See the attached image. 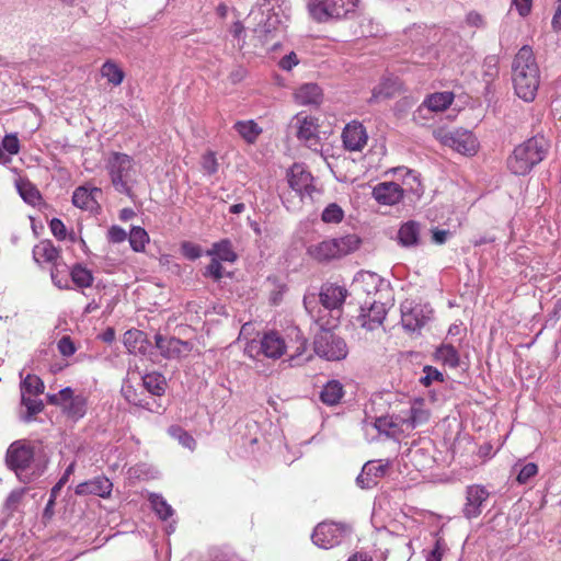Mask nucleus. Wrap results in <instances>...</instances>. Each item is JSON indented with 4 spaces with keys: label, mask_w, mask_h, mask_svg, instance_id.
<instances>
[{
    "label": "nucleus",
    "mask_w": 561,
    "mask_h": 561,
    "mask_svg": "<svg viewBox=\"0 0 561 561\" xmlns=\"http://www.w3.org/2000/svg\"><path fill=\"white\" fill-rule=\"evenodd\" d=\"M512 80L516 95L525 102H531L537 95L540 71L533 48L524 45L512 64Z\"/></svg>",
    "instance_id": "f257e3e1"
},
{
    "label": "nucleus",
    "mask_w": 561,
    "mask_h": 561,
    "mask_svg": "<svg viewBox=\"0 0 561 561\" xmlns=\"http://www.w3.org/2000/svg\"><path fill=\"white\" fill-rule=\"evenodd\" d=\"M105 169L114 190L134 198L138 169L134 158L127 153L111 151L105 160Z\"/></svg>",
    "instance_id": "f03ea898"
},
{
    "label": "nucleus",
    "mask_w": 561,
    "mask_h": 561,
    "mask_svg": "<svg viewBox=\"0 0 561 561\" xmlns=\"http://www.w3.org/2000/svg\"><path fill=\"white\" fill-rule=\"evenodd\" d=\"M549 140L542 135H536L516 146L507 158V168L515 175L528 174L535 165L540 163L548 150Z\"/></svg>",
    "instance_id": "7ed1b4c3"
},
{
    "label": "nucleus",
    "mask_w": 561,
    "mask_h": 561,
    "mask_svg": "<svg viewBox=\"0 0 561 561\" xmlns=\"http://www.w3.org/2000/svg\"><path fill=\"white\" fill-rule=\"evenodd\" d=\"M255 20H257V24L254 27V33L263 43L276 38L285 31L288 21L284 1L261 0Z\"/></svg>",
    "instance_id": "20e7f679"
},
{
    "label": "nucleus",
    "mask_w": 561,
    "mask_h": 561,
    "mask_svg": "<svg viewBox=\"0 0 561 561\" xmlns=\"http://www.w3.org/2000/svg\"><path fill=\"white\" fill-rule=\"evenodd\" d=\"M34 454V445L24 439L13 442L7 450L8 467L24 483H28L39 476V471L33 466Z\"/></svg>",
    "instance_id": "39448f33"
},
{
    "label": "nucleus",
    "mask_w": 561,
    "mask_h": 561,
    "mask_svg": "<svg viewBox=\"0 0 561 561\" xmlns=\"http://www.w3.org/2000/svg\"><path fill=\"white\" fill-rule=\"evenodd\" d=\"M357 5L358 0H311L308 10L314 21L325 23L350 18Z\"/></svg>",
    "instance_id": "423d86ee"
},
{
    "label": "nucleus",
    "mask_w": 561,
    "mask_h": 561,
    "mask_svg": "<svg viewBox=\"0 0 561 561\" xmlns=\"http://www.w3.org/2000/svg\"><path fill=\"white\" fill-rule=\"evenodd\" d=\"M359 247V239L355 234L323 240L308 248V254L317 261H330L344 256Z\"/></svg>",
    "instance_id": "0eeeda50"
},
{
    "label": "nucleus",
    "mask_w": 561,
    "mask_h": 561,
    "mask_svg": "<svg viewBox=\"0 0 561 561\" xmlns=\"http://www.w3.org/2000/svg\"><path fill=\"white\" fill-rule=\"evenodd\" d=\"M433 308L428 304H416L405 300L401 304V324L410 333L420 331L432 320Z\"/></svg>",
    "instance_id": "6e6552de"
},
{
    "label": "nucleus",
    "mask_w": 561,
    "mask_h": 561,
    "mask_svg": "<svg viewBox=\"0 0 561 561\" xmlns=\"http://www.w3.org/2000/svg\"><path fill=\"white\" fill-rule=\"evenodd\" d=\"M47 398L50 404L60 407L64 414L72 421L82 419L87 413V397L75 394L70 387H66L57 393L48 394Z\"/></svg>",
    "instance_id": "1a4fd4ad"
},
{
    "label": "nucleus",
    "mask_w": 561,
    "mask_h": 561,
    "mask_svg": "<svg viewBox=\"0 0 561 561\" xmlns=\"http://www.w3.org/2000/svg\"><path fill=\"white\" fill-rule=\"evenodd\" d=\"M294 121L296 125V137L298 140L313 152H321L323 145L319 133L320 126L318 118L311 115H304V113H298L294 117Z\"/></svg>",
    "instance_id": "9d476101"
},
{
    "label": "nucleus",
    "mask_w": 561,
    "mask_h": 561,
    "mask_svg": "<svg viewBox=\"0 0 561 561\" xmlns=\"http://www.w3.org/2000/svg\"><path fill=\"white\" fill-rule=\"evenodd\" d=\"M350 533V528L344 524L320 523L313 530L312 541L320 548L330 549L342 542Z\"/></svg>",
    "instance_id": "9b49d317"
},
{
    "label": "nucleus",
    "mask_w": 561,
    "mask_h": 561,
    "mask_svg": "<svg viewBox=\"0 0 561 561\" xmlns=\"http://www.w3.org/2000/svg\"><path fill=\"white\" fill-rule=\"evenodd\" d=\"M288 184L304 201L306 197L312 198L314 192L313 176L304 164L295 163L287 172Z\"/></svg>",
    "instance_id": "f8f14e48"
},
{
    "label": "nucleus",
    "mask_w": 561,
    "mask_h": 561,
    "mask_svg": "<svg viewBox=\"0 0 561 561\" xmlns=\"http://www.w3.org/2000/svg\"><path fill=\"white\" fill-rule=\"evenodd\" d=\"M440 139L445 146L466 156L474 154L479 147L477 138L468 130L447 131Z\"/></svg>",
    "instance_id": "ddd939ff"
},
{
    "label": "nucleus",
    "mask_w": 561,
    "mask_h": 561,
    "mask_svg": "<svg viewBox=\"0 0 561 561\" xmlns=\"http://www.w3.org/2000/svg\"><path fill=\"white\" fill-rule=\"evenodd\" d=\"M341 138L345 150L359 152L367 145L368 134L362 123L352 121L344 126Z\"/></svg>",
    "instance_id": "4468645a"
},
{
    "label": "nucleus",
    "mask_w": 561,
    "mask_h": 561,
    "mask_svg": "<svg viewBox=\"0 0 561 561\" xmlns=\"http://www.w3.org/2000/svg\"><path fill=\"white\" fill-rule=\"evenodd\" d=\"M387 316L386 305L380 301H366L364 306L360 307V313L357 318L358 323L369 330L373 331L379 328Z\"/></svg>",
    "instance_id": "2eb2a0df"
},
{
    "label": "nucleus",
    "mask_w": 561,
    "mask_h": 561,
    "mask_svg": "<svg viewBox=\"0 0 561 561\" xmlns=\"http://www.w3.org/2000/svg\"><path fill=\"white\" fill-rule=\"evenodd\" d=\"M489 495V491L480 484L467 486L466 503L462 508L465 517L468 519L478 517L482 513V507Z\"/></svg>",
    "instance_id": "dca6fc26"
},
{
    "label": "nucleus",
    "mask_w": 561,
    "mask_h": 561,
    "mask_svg": "<svg viewBox=\"0 0 561 561\" xmlns=\"http://www.w3.org/2000/svg\"><path fill=\"white\" fill-rule=\"evenodd\" d=\"M347 297V289L344 286L327 283L320 288L319 299L321 305L329 311L340 313Z\"/></svg>",
    "instance_id": "f3484780"
},
{
    "label": "nucleus",
    "mask_w": 561,
    "mask_h": 561,
    "mask_svg": "<svg viewBox=\"0 0 561 561\" xmlns=\"http://www.w3.org/2000/svg\"><path fill=\"white\" fill-rule=\"evenodd\" d=\"M390 462L383 460L368 461L364 465L362 472L356 479L357 485L362 489H370L377 484V480L386 474Z\"/></svg>",
    "instance_id": "a211bd4d"
},
{
    "label": "nucleus",
    "mask_w": 561,
    "mask_h": 561,
    "mask_svg": "<svg viewBox=\"0 0 561 561\" xmlns=\"http://www.w3.org/2000/svg\"><path fill=\"white\" fill-rule=\"evenodd\" d=\"M431 416V412L427 409L423 399H416L412 402L407 416H400L401 431H412L423 424H425Z\"/></svg>",
    "instance_id": "6ab92c4d"
},
{
    "label": "nucleus",
    "mask_w": 561,
    "mask_h": 561,
    "mask_svg": "<svg viewBox=\"0 0 561 561\" xmlns=\"http://www.w3.org/2000/svg\"><path fill=\"white\" fill-rule=\"evenodd\" d=\"M373 197L381 205L392 206L403 198V188L394 182H381L373 188Z\"/></svg>",
    "instance_id": "aec40b11"
},
{
    "label": "nucleus",
    "mask_w": 561,
    "mask_h": 561,
    "mask_svg": "<svg viewBox=\"0 0 561 561\" xmlns=\"http://www.w3.org/2000/svg\"><path fill=\"white\" fill-rule=\"evenodd\" d=\"M397 242L405 249H415L422 244L421 224L415 220L403 222L397 233Z\"/></svg>",
    "instance_id": "412c9836"
},
{
    "label": "nucleus",
    "mask_w": 561,
    "mask_h": 561,
    "mask_svg": "<svg viewBox=\"0 0 561 561\" xmlns=\"http://www.w3.org/2000/svg\"><path fill=\"white\" fill-rule=\"evenodd\" d=\"M113 490V483L104 476L95 477L90 481L79 483L76 486V494L78 495H96L100 497H108Z\"/></svg>",
    "instance_id": "4be33fe9"
},
{
    "label": "nucleus",
    "mask_w": 561,
    "mask_h": 561,
    "mask_svg": "<svg viewBox=\"0 0 561 561\" xmlns=\"http://www.w3.org/2000/svg\"><path fill=\"white\" fill-rule=\"evenodd\" d=\"M294 99L301 106H318L323 100V91L317 83H304L295 90Z\"/></svg>",
    "instance_id": "5701e85b"
},
{
    "label": "nucleus",
    "mask_w": 561,
    "mask_h": 561,
    "mask_svg": "<svg viewBox=\"0 0 561 561\" xmlns=\"http://www.w3.org/2000/svg\"><path fill=\"white\" fill-rule=\"evenodd\" d=\"M346 344L344 340L339 337L329 329H321L313 340V351H344Z\"/></svg>",
    "instance_id": "b1692460"
},
{
    "label": "nucleus",
    "mask_w": 561,
    "mask_h": 561,
    "mask_svg": "<svg viewBox=\"0 0 561 561\" xmlns=\"http://www.w3.org/2000/svg\"><path fill=\"white\" fill-rule=\"evenodd\" d=\"M467 335V328L463 322L458 321L453 323L445 336V340L436 348V351H458V348L462 347V341Z\"/></svg>",
    "instance_id": "393cba45"
},
{
    "label": "nucleus",
    "mask_w": 561,
    "mask_h": 561,
    "mask_svg": "<svg viewBox=\"0 0 561 561\" xmlns=\"http://www.w3.org/2000/svg\"><path fill=\"white\" fill-rule=\"evenodd\" d=\"M101 194L99 187L79 186L72 194V204L84 210H93L98 206L96 195Z\"/></svg>",
    "instance_id": "a878e982"
},
{
    "label": "nucleus",
    "mask_w": 561,
    "mask_h": 561,
    "mask_svg": "<svg viewBox=\"0 0 561 561\" xmlns=\"http://www.w3.org/2000/svg\"><path fill=\"white\" fill-rule=\"evenodd\" d=\"M206 255L217 259L220 262L234 263L238 259L232 243L229 239H221L213 243L211 248L206 251Z\"/></svg>",
    "instance_id": "bb28decb"
},
{
    "label": "nucleus",
    "mask_w": 561,
    "mask_h": 561,
    "mask_svg": "<svg viewBox=\"0 0 561 561\" xmlns=\"http://www.w3.org/2000/svg\"><path fill=\"white\" fill-rule=\"evenodd\" d=\"M284 353H249L250 359L254 362L257 373L268 374L273 370L274 364L282 358Z\"/></svg>",
    "instance_id": "cd10ccee"
},
{
    "label": "nucleus",
    "mask_w": 561,
    "mask_h": 561,
    "mask_svg": "<svg viewBox=\"0 0 561 561\" xmlns=\"http://www.w3.org/2000/svg\"><path fill=\"white\" fill-rule=\"evenodd\" d=\"M454 98V93L449 91L435 92L425 98L423 106L432 112H442L451 105Z\"/></svg>",
    "instance_id": "c85d7f7f"
},
{
    "label": "nucleus",
    "mask_w": 561,
    "mask_h": 561,
    "mask_svg": "<svg viewBox=\"0 0 561 561\" xmlns=\"http://www.w3.org/2000/svg\"><path fill=\"white\" fill-rule=\"evenodd\" d=\"M33 256L36 262L41 260L47 263L57 264L59 257V250L53 244L50 240H43L33 249Z\"/></svg>",
    "instance_id": "c756f323"
},
{
    "label": "nucleus",
    "mask_w": 561,
    "mask_h": 561,
    "mask_svg": "<svg viewBox=\"0 0 561 561\" xmlns=\"http://www.w3.org/2000/svg\"><path fill=\"white\" fill-rule=\"evenodd\" d=\"M344 396L343 386L337 380L328 381L320 392V400L327 405L337 404Z\"/></svg>",
    "instance_id": "7c9ffc66"
},
{
    "label": "nucleus",
    "mask_w": 561,
    "mask_h": 561,
    "mask_svg": "<svg viewBox=\"0 0 561 561\" xmlns=\"http://www.w3.org/2000/svg\"><path fill=\"white\" fill-rule=\"evenodd\" d=\"M233 128L248 144H254L263 131L253 119L238 121L234 123Z\"/></svg>",
    "instance_id": "2f4dec72"
},
{
    "label": "nucleus",
    "mask_w": 561,
    "mask_h": 561,
    "mask_svg": "<svg viewBox=\"0 0 561 561\" xmlns=\"http://www.w3.org/2000/svg\"><path fill=\"white\" fill-rule=\"evenodd\" d=\"M148 501L152 511L161 520H168L173 516L174 510L161 494L150 493L148 495Z\"/></svg>",
    "instance_id": "473e14b6"
},
{
    "label": "nucleus",
    "mask_w": 561,
    "mask_h": 561,
    "mask_svg": "<svg viewBox=\"0 0 561 561\" xmlns=\"http://www.w3.org/2000/svg\"><path fill=\"white\" fill-rule=\"evenodd\" d=\"M260 351H286L289 346L277 331H270L260 340Z\"/></svg>",
    "instance_id": "72a5a7b5"
},
{
    "label": "nucleus",
    "mask_w": 561,
    "mask_h": 561,
    "mask_svg": "<svg viewBox=\"0 0 561 561\" xmlns=\"http://www.w3.org/2000/svg\"><path fill=\"white\" fill-rule=\"evenodd\" d=\"M142 383L148 392L159 397L164 393L167 387L164 377L158 373L145 374Z\"/></svg>",
    "instance_id": "f704fd0d"
},
{
    "label": "nucleus",
    "mask_w": 561,
    "mask_h": 561,
    "mask_svg": "<svg viewBox=\"0 0 561 561\" xmlns=\"http://www.w3.org/2000/svg\"><path fill=\"white\" fill-rule=\"evenodd\" d=\"M71 280L80 288L91 287L94 280L92 272L81 264H76L70 271Z\"/></svg>",
    "instance_id": "c9c22d12"
},
{
    "label": "nucleus",
    "mask_w": 561,
    "mask_h": 561,
    "mask_svg": "<svg viewBox=\"0 0 561 561\" xmlns=\"http://www.w3.org/2000/svg\"><path fill=\"white\" fill-rule=\"evenodd\" d=\"M16 188L23 201L32 206L39 204L42 196L39 191L28 181L20 180Z\"/></svg>",
    "instance_id": "e433bc0d"
},
{
    "label": "nucleus",
    "mask_w": 561,
    "mask_h": 561,
    "mask_svg": "<svg viewBox=\"0 0 561 561\" xmlns=\"http://www.w3.org/2000/svg\"><path fill=\"white\" fill-rule=\"evenodd\" d=\"M128 241L133 251L140 253L145 251L146 245L150 241V238L148 232L142 227L134 226L130 229Z\"/></svg>",
    "instance_id": "4c0bfd02"
},
{
    "label": "nucleus",
    "mask_w": 561,
    "mask_h": 561,
    "mask_svg": "<svg viewBox=\"0 0 561 561\" xmlns=\"http://www.w3.org/2000/svg\"><path fill=\"white\" fill-rule=\"evenodd\" d=\"M145 333L137 329L128 330L123 335V343L127 351H145Z\"/></svg>",
    "instance_id": "58836bf2"
},
{
    "label": "nucleus",
    "mask_w": 561,
    "mask_h": 561,
    "mask_svg": "<svg viewBox=\"0 0 561 561\" xmlns=\"http://www.w3.org/2000/svg\"><path fill=\"white\" fill-rule=\"evenodd\" d=\"M168 433L171 437L176 439L181 446L193 451L196 448L195 438L179 425H172L169 427Z\"/></svg>",
    "instance_id": "ea45409f"
},
{
    "label": "nucleus",
    "mask_w": 561,
    "mask_h": 561,
    "mask_svg": "<svg viewBox=\"0 0 561 561\" xmlns=\"http://www.w3.org/2000/svg\"><path fill=\"white\" fill-rule=\"evenodd\" d=\"M375 427L379 433H383L387 436H396L399 427L401 428L400 416L396 417V420L388 416L378 417L375 421Z\"/></svg>",
    "instance_id": "a19ab883"
},
{
    "label": "nucleus",
    "mask_w": 561,
    "mask_h": 561,
    "mask_svg": "<svg viewBox=\"0 0 561 561\" xmlns=\"http://www.w3.org/2000/svg\"><path fill=\"white\" fill-rule=\"evenodd\" d=\"M101 73L113 85H119L124 80V71L111 60L103 64Z\"/></svg>",
    "instance_id": "79ce46f5"
},
{
    "label": "nucleus",
    "mask_w": 561,
    "mask_h": 561,
    "mask_svg": "<svg viewBox=\"0 0 561 561\" xmlns=\"http://www.w3.org/2000/svg\"><path fill=\"white\" fill-rule=\"evenodd\" d=\"M44 391V383L39 377L27 375L21 382V394L39 396Z\"/></svg>",
    "instance_id": "37998d69"
},
{
    "label": "nucleus",
    "mask_w": 561,
    "mask_h": 561,
    "mask_svg": "<svg viewBox=\"0 0 561 561\" xmlns=\"http://www.w3.org/2000/svg\"><path fill=\"white\" fill-rule=\"evenodd\" d=\"M37 397L38 396L21 394L22 404L26 408L25 421H30L44 409L43 401Z\"/></svg>",
    "instance_id": "c03bdc74"
},
{
    "label": "nucleus",
    "mask_w": 561,
    "mask_h": 561,
    "mask_svg": "<svg viewBox=\"0 0 561 561\" xmlns=\"http://www.w3.org/2000/svg\"><path fill=\"white\" fill-rule=\"evenodd\" d=\"M397 89L396 81L392 79L382 80L377 87L373 90V99L378 101L380 99H389L391 98Z\"/></svg>",
    "instance_id": "a18cd8bd"
},
{
    "label": "nucleus",
    "mask_w": 561,
    "mask_h": 561,
    "mask_svg": "<svg viewBox=\"0 0 561 561\" xmlns=\"http://www.w3.org/2000/svg\"><path fill=\"white\" fill-rule=\"evenodd\" d=\"M356 282H362L365 285H367V287H365L364 290L368 295H370L373 290L378 291V287L382 284V279L380 278V276L373 272L359 273L358 276L356 277Z\"/></svg>",
    "instance_id": "49530a36"
},
{
    "label": "nucleus",
    "mask_w": 561,
    "mask_h": 561,
    "mask_svg": "<svg viewBox=\"0 0 561 561\" xmlns=\"http://www.w3.org/2000/svg\"><path fill=\"white\" fill-rule=\"evenodd\" d=\"M344 211L335 203L328 205L321 215V219L328 224H339L343 220Z\"/></svg>",
    "instance_id": "de8ad7c7"
},
{
    "label": "nucleus",
    "mask_w": 561,
    "mask_h": 561,
    "mask_svg": "<svg viewBox=\"0 0 561 561\" xmlns=\"http://www.w3.org/2000/svg\"><path fill=\"white\" fill-rule=\"evenodd\" d=\"M50 277L53 284L56 287L60 289L69 288L68 274L66 273L65 268L60 270V265L58 263L53 265Z\"/></svg>",
    "instance_id": "09e8293b"
},
{
    "label": "nucleus",
    "mask_w": 561,
    "mask_h": 561,
    "mask_svg": "<svg viewBox=\"0 0 561 561\" xmlns=\"http://www.w3.org/2000/svg\"><path fill=\"white\" fill-rule=\"evenodd\" d=\"M538 473V466L535 462L523 465L517 473L516 481L519 484L528 483Z\"/></svg>",
    "instance_id": "8fccbe9b"
},
{
    "label": "nucleus",
    "mask_w": 561,
    "mask_h": 561,
    "mask_svg": "<svg viewBox=\"0 0 561 561\" xmlns=\"http://www.w3.org/2000/svg\"><path fill=\"white\" fill-rule=\"evenodd\" d=\"M204 276L210 277L216 282L220 280L224 277V267L221 262L211 257L210 263L205 268Z\"/></svg>",
    "instance_id": "3c124183"
},
{
    "label": "nucleus",
    "mask_w": 561,
    "mask_h": 561,
    "mask_svg": "<svg viewBox=\"0 0 561 561\" xmlns=\"http://www.w3.org/2000/svg\"><path fill=\"white\" fill-rule=\"evenodd\" d=\"M423 373L424 376L421 377L420 382L425 387L431 386L433 381H443L442 373L432 366H425Z\"/></svg>",
    "instance_id": "603ef678"
},
{
    "label": "nucleus",
    "mask_w": 561,
    "mask_h": 561,
    "mask_svg": "<svg viewBox=\"0 0 561 561\" xmlns=\"http://www.w3.org/2000/svg\"><path fill=\"white\" fill-rule=\"evenodd\" d=\"M181 252L186 259L191 261H195L202 256V248L198 244L190 241L182 242Z\"/></svg>",
    "instance_id": "864d4df0"
},
{
    "label": "nucleus",
    "mask_w": 561,
    "mask_h": 561,
    "mask_svg": "<svg viewBox=\"0 0 561 561\" xmlns=\"http://www.w3.org/2000/svg\"><path fill=\"white\" fill-rule=\"evenodd\" d=\"M202 168L205 173L211 175L218 171V162L215 152L207 151L202 158Z\"/></svg>",
    "instance_id": "5fc2aeb1"
},
{
    "label": "nucleus",
    "mask_w": 561,
    "mask_h": 561,
    "mask_svg": "<svg viewBox=\"0 0 561 561\" xmlns=\"http://www.w3.org/2000/svg\"><path fill=\"white\" fill-rule=\"evenodd\" d=\"M2 148L9 153V157L19 153L20 141L16 135H5L2 139Z\"/></svg>",
    "instance_id": "6e6d98bb"
},
{
    "label": "nucleus",
    "mask_w": 561,
    "mask_h": 561,
    "mask_svg": "<svg viewBox=\"0 0 561 561\" xmlns=\"http://www.w3.org/2000/svg\"><path fill=\"white\" fill-rule=\"evenodd\" d=\"M409 457L411 461L414 462L415 466H425L426 463L432 461V458L430 455L425 454L423 448L420 447H413L409 450Z\"/></svg>",
    "instance_id": "4d7b16f0"
},
{
    "label": "nucleus",
    "mask_w": 561,
    "mask_h": 561,
    "mask_svg": "<svg viewBox=\"0 0 561 561\" xmlns=\"http://www.w3.org/2000/svg\"><path fill=\"white\" fill-rule=\"evenodd\" d=\"M126 238L127 233L122 227L114 225L108 229L107 239L110 242L121 243L124 242Z\"/></svg>",
    "instance_id": "13d9d810"
},
{
    "label": "nucleus",
    "mask_w": 561,
    "mask_h": 561,
    "mask_svg": "<svg viewBox=\"0 0 561 561\" xmlns=\"http://www.w3.org/2000/svg\"><path fill=\"white\" fill-rule=\"evenodd\" d=\"M49 228L51 233L58 239V240H65L67 237L66 226L65 224L58 219L53 218L49 222Z\"/></svg>",
    "instance_id": "bf43d9fd"
},
{
    "label": "nucleus",
    "mask_w": 561,
    "mask_h": 561,
    "mask_svg": "<svg viewBox=\"0 0 561 561\" xmlns=\"http://www.w3.org/2000/svg\"><path fill=\"white\" fill-rule=\"evenodd\" d=\"M512 5L522 18H526L531 12L533 0H512Z\"/></svg>",
    "instance_id": "052dcab7"
},
{
    "label": "nucleus",
    "mask_w": 561,
    "mask_h": 561,
    "mask_svg": "<svg viewBox=\"0 0 561 561\" xmlns=\"http://www.w3.org/2000/svg\"><path fill=\"white\" fill-rule=\"evenodd\" d=\"M296 65H298V57H297V55L294 51L285 55L278 61L279 68L285 70V71L291 70Z\"/></svg>",
    "instance_id": "680f3d73"
},
{
    "label": "nucleus",
    "mask_w": 561,
    "mask_h": 561,
    "mask_svg": "<svg viewBox=\"0 0 561 561\" xmlns=\"http://www.w3.org/2000/svg\"><path fill=\"white\" fill-rule=\"evenodd\" d=\"M450 236V230L438 228L432 229V241L437 245L445 244Z\"/></svg>",
    "instance_id": "e2e57ef3"
},
{
    "label": "nucleus",
    "mask_w": 561,
    "mask_h": 561,
    "mask_svg": "<svg viewBox=\"0 0 561 561\" xmlns=\"http://www.w3.org/2000/svg\"><path fill=\"white\" fill-rule=\"evenodd\" d=\"M316 355L319 356V358L323 359V360H342L345 358L346 356V353H329V352H325V353H314V354H309L308 357H306V362H311L314 359Z\"/></svg>",
    "instance_id": "0e129e2a"
},
{
    "label": "nucleus",
    "mask_w": 561,
    "mask_h": 561,
    "mask_svg": "<svg viewBox=\"0 0 561 561\" xmlns=\"http://www.w3.org/2000/svg\"><path fill=\"white\" fill-rule=\"evenodd\" d=\"M123 394L126 398V400L128 402L133 403L134 405L149 409L147 402H144V400L137 399V394L135 393V391L133 390V388L130 386L123 388Z\"/></svg>",
    "instance_id": "69168bd1"
},
{
    "label": "nucleus",
    "mask_w": 561,
    "mask_h": 561,
    "mask_svg": "<svg viewBox=\"0 0 561 561\" xmlns=\"http://www.w3.org/2000/svg\"><path fill=\"white\" fill-rule=\"evenodd\" d=\"M444 554V546L440 540H437L434 549L428 553L426 561H442Z\"/></svg>",
    "instance_id": "338daca9"
},
{
    "label": "nucleus",
    "mask_w": 561,
    "mask_h": 561,
    "mask_svg": "<svg viewBox=\"0 0 561 561\" xmlns=\"http://www.w3.org/2000/svg\"><path fill=\"white\" fill-rule=\"evenodd\" d=\"M551 27L554 32L561 31V0H557V8L551 20Z\"/></svg>",
    "instance_id": "774afa93"
}]
</instances>
